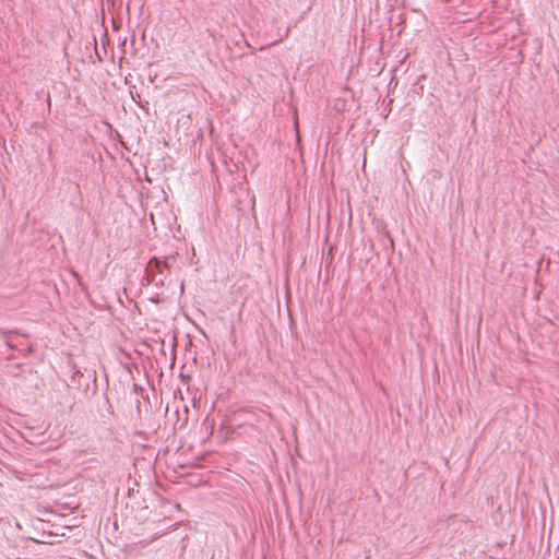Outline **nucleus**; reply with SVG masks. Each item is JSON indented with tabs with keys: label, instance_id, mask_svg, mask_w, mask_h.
Returning <instances> with one entry per match:
<instances>
[{
	"label": "nucleus",
	"instance_id": "f257e3e1",
	"mask_svg": "<svg viewBox=\"0 0 559 559\" xmlns=\"http://www.w3.org/2000/svg\"><path fill=\"white\" fill-rule=\"evenodd\" d=\"M164 269H168L167 261H159L157 258L151 259L145 270L147 283H156V274H162Z\"/></svg>",
	"mask_w": 559,
	"mask_h": 559
},
{
	"label": "nucleus",
	"instance_id": "f03ea898",
	"mask_svg": "<svg viewBox=\"0 0 559 559\" xmlns=\"http://www.w3.org/2000/svg\"><path fill=\"white\" fill-rule=\"evenodd\" d=\"M12 331H7L0 328V338L5 340L7 336L12 335Z\"/></svg>",
	"mask_w": 559,
	"mask_h": 559
},
{
	"label": "nucleus",
	"instance_id": "7ed1b4c3",
	"mask_svg": "<svg viewBox=\"0 0 559 559\" xmlns=\"http://www.w3.org/2000/svg\"><path fill=\"white\" fill-rule=\"evenodd\" d=\"M5 345L10 348V349H13L15 348V345L12 343V340H11V335L7 336L5 340H3Z\"/></svg>",
	"mask_w": 559,
	"mask_h": 559
},
{
	"label": "nucleus",
	"instance_id": "20e7f679",
	"mask_svg": "<svg viewBox=\"0 0 559 559\" xmlns=\"http://www.w3.org/2000/svg\"><path fill=\"white\" fill-rule=\"evenodd\" d=\"M71 274L73 275L74 278H76L79 285H82L80 275L75 271H71Z\"/></svg>",
	"mask_w": 559,
	"mask_h": 559
},
{
	"label": "nucleus",
	"instance_id": "39448f33",
	"mask_svg": "<svg viewBox=\"0 0 559 559\" xmlns=\"http://www.w3.org/2000/svg\"><path fill=\"white\" fill-rule=\"evenodd\" d=\"M145 180L151 182V178L148 176H145Z\"/></svg>",
	"mask_w": 559,
	"mask_h": 559
},
{
	"label": "nucleus",
	"instance_id": "423d86ee",
	"mask_svg": "<svg viewBox=\"0 0 559 559\" xmlns=\"http://www.w3.org/2000/svg\"><path fill=\"white\" fill-rule=\"evenodd\" d=\"M255 200L252 198V207L254 206Z\"/></svg>",
	"mask_w": 559,
	"mask_h": 559
}]
</instances>
